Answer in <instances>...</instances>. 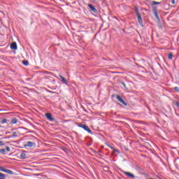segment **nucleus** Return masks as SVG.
Returning <instances> with one entry per match:
<instances>
[{"label": "nucleus", "instance_id": "1", "mask_svg": "<svg viewBox=\"0 0 179 179\" xmlns=\"http://www.w3.org/2000/svg\"><path fill=\"white\" fill-rule=\"evenodd\" d=\"M136 15L137 16V19L140 26L143 27V20H142V17L141 16V13H139V10H138V8H136Z\"/></svg>", "mask_w": 179, "mask_h": 179}, {"label": "nucleus", "instance_id": "2", "mask_svg": "<svg viewBox=\"0 0 179 179\" xmlns=\"http://www.w3.org/2000/svg\"><path fill=\"white\" fill-rule=\"evenodd\" d=\"M78 127H80V128H83V129L87 131V132H89V134H92V130H90L89 127H87L86 124H81L78 125Z\"/></svg>", "mask_w": 179, "mask_h": 179}, {"label": "nucleus", "instance_id": "3", "mask_svg": "<svg viewBox=\"0 0 179 179\" xmlns=\"http://www.w3.org/2000/svg\"><path fill=\"white\" fill-rule=\"evenodd\" d=\"M88 8H90V10L93 13H97V9H96V7L92 4H88Z\"/></svg>", "mask_w": 179, "mask_h": 179}, {"label": "nucleus", "instance_id": "4", "mask_svg": "<svg viewBox=\"0 0 179 179\" xmlns=\"http://www.w3.org/2000/svg\"><path fill=\"white\" fill-rule=\"evenodd\" d=\"M24 146L26 148H33V146H36V143L31 141H27Z\"/></svg>", "mask_w": 179, "mask_h": 179}, {"label": "nucleus", "instance_id": "5", "mask_svg": "<svg viewBox=\"0 0 179 179\" xmlns=\"http://www.w3.org/2000/svg\"><path fill=\"white\" fill-rule=\"evenodd\" d=\"M116 99L118 100V101H120V103H122V104H124V106H127V103H125V101H124V99H122L120 95H117Z\"/></svg>", "mask_w": 179, "mask_h": 179}, {"label": "nucleus", "instance_id": "6", "mask_svg": "<svg viewBox=\"0 0 179 179\" xmlns=\"http://www.w3.org/2000/svg\"><path fill=\"white\" fill-rule=\"evenodd\" d=\"M45 116L49 121H54V117H52V115L50 113H45Z\"/></svg>", "mask_w": 179, "mask_h": 179}, {"label": "nucleus", "instance_id": "7", "mask_svg": "<svg viewBox=\"0 0 179 179\" xmlns=\"http://www.w3.org/2000/svg\"><path fill=\"white\" fill-rule=\"evenodd\" d=\"M123 173L124 174H125V176H127V177H129V178H135V175L129 172L124 171Z\"/></svg>", "mask_w": 179, "mask_h": 179}, {"label": "nucleus", "instance_id": "8", "mask_svg": "<svg viewBox=\"0 0 179 179\" xmlns=\"http://www.w3.org/2000/svg\"><path fill=\"white\" fill-rule=\"evenodd\" d=\"M59 76L62 83H64V85H68V82L66 81V79L64 78V76H62V75H59Z\"/></svg>", "mask_w": 179, "mask_h": 179}, {"label": "nucleus", "instance_id": "9", "mask_svg": "<svg viewBox=\"0 0 179 179\" xmlns=\"http://www.w3.org/2000/svg\"><path fill=\"white\" fill-rule=\"evenodd\" d=\"M10 48L11 50H17V45L16 44V42H13L10 44Z\"/></svg>", "mask_w": 179, "mask_h": 179}, {"label": "nucleus", "instance_id": "10", "mask_svg": "<svg viewBox=\"0 0 179 179\" xmlns=\"http://www.w3.org/2000/svg\"><path fill=\"white\" fill-rule=\"evenodd\" d=\"M11 124H17V118L16 117H13L11 119Z\"/></svg>", "mask_w": 179, "mask_h": 179}, {"label": "nucleus", "instance_id": "11", "mask_svg": "<svg viewBox=\"0 0 179 179\" xmlns=\"http://www.w3.org/2000/svg\"><path fill=\"white\" fill-rule=\"evenodd\" d=\"M20 159H26V153L22 152L20 155Z\"/></svg>", "mask_w": 179, "mask_h": 179}, {"label": "nucleus", "instance_id": "12", "mask_svg": "<svg viewBox=\"0 0 179 179\" xmlns=\"http://www.w3.org/2000/svg\"><path fill=\"white\" fill-rule=\"evenodd\" d=\"M151 5L152 6L155 5H160V2L153 1H152Z\"/></svg>", "mask_w": 179, "mask_h": 179}, {"label": "nucleus", "instance_id": "13", "mask_svg": "<svg viewBox=\"0 0 179 179\" xmlns=\"http://www.w3.org/2000/svg\"><path fill=\"white\" fill-rule=\"evenodd\" d=\"M6 178V176L2 173H0V179H5Z\"/></svg>", "mask_w": 179, "mask_h": 179}, {"label": "nucleus", "instance_id": "14", "mask_svg": "<svg viewBox=\"0 0 179 179\" xmlns=\"http://www.w3.org/2000/svg\"><path fill=\"white\" fill-rule=\"evenodd\" d=\"M4 173H7L8 174H12V171L9 169H5Z\"/></svg>", "mask_w": 179, "mask_h": 179}, {"label": "nucleus", "instance_id": "15", "mask_svg": "<svg viewBox=\"0 0 179 179\" xmlns=\"http://www.w3.org/2000/svg\"><path fill=\"white\" fill-rule=\"evenodd\" d=\"M22 64H23L24 65H25L26 66H27V65H29V62H28L27 60H24V61L22 62Z\"/></svg>", "mask_w": 179, "mask_h": 179}, {"label": "nucleus", "instance_id": "16", "mask_svg": "<svg viewBox=\"0 0 179 179\" xmlns=\"http://www.w3.org/2000/svg\"><path fill=\"white\" fill-rule=\"evenodd\" d=\"M169 59H173V53H169L168 55Z\"/></svg>", "mask_w": 179, "mask_h": 179}, {"label": "nucleus", "instance_id": "17", "mask_svg": "<svg viewBox=\"0 0 179 179\" xmlns=\"http://www.w3.org/2000/svg\"><path fill=\"white\" fill-rule=\"evenodd\" d=\"M0 153H1V155H5V153H6L5 149H0Z\"/></svg>", "mask_w": 179, "mask_h": 179}, {"label": "nucleus", "instance_id": "18", "mask_svg": "<svg viewBox=\"0 0 179 179\" xmlns=\"http://www.w3.org/2000/svg\"><path fill=\"white\" fill-rule=\"evenodd\" d=\"M1 122V124H6L8 122V120L3 119Z\"/></svg>", "mask_w": 179, "mask_h": 179}, {"label": "nucleus", "instance_id": "19", "mask_svg": "<svg viewBox=\"0 0 179 179\" xmlns=\"http://www.w3.org/2000/svg\"><path fill=\"white\" fill-rule=\"evenodd\" d=\"M16 136H17V134L16 132H13V135L11 136V138H16Z\"/></svg>", "mask_w": 179, "mask_h": 179}, {"label": "nucleus", "instance_id": "20", "mask_svg": "<svg viewBox=\"0 0 179 179\" xmlns=\"http://www.w3.org/2000/svg\"><path fill=\"white\" fill-rule=\"evenodd\" d=\"M153 13L157 12V8L156 6L152 7Z\"/></svg>", "mask_w": 179, "mask_h": 179}, {"label": "nucleus", "instance_id": "21", "mask_svg": "<svg viewBox=\"0 0 179 179\" xmlns=\"http://www.w3.org/2000/svg\"><path fill=\"white\" fill-rule=\"evenodd\" d=\"M154 15L156 19H159V15L157 14V12L154 13Z\"/></svg>", "mask_w": 179, "mask_h": 179}, {"label": "nucleus", "instance_id": "22", "mask_svg": "<svg viewBox=\"0 0 179 179\" xmlns=\"http://www.w3.org/2000/svg\"><path fill=\"white\" fill-rule=\"evenodd\" d=\"M5 169L2 166H0V171H3V173H5Z\"/></svg>", "mask_w": 179, "mask_h": 179}, {"label": "nucleus", "instance_id": "23", "mask_svg": "<svg viewBox=\"0 0 179 179\" xmlns=\"http://www.w3.org/2000/svg\"><path fill=\"white\" fill-rule=\"evenodd\" d=\"M175 92H179V87H175L174 88Z\"/></svg>", "mask_w": 179, "mask_h": 179}, {"label": "nucleus", "instance_id": "24", "mask_svg": "<svg viewBox=\"0 0 179 179\" xmlns=\"http://www.w3.org/2000/svg\"><path fill=\"white\" fill-rule=\"evenodd\" d=\"M171 3H172V5H175L176 4V0H171Z\"/></svg>", "mask_w": 179, "mask_h": 179}, {"label": "nucleus", "instance_id": "25", "mask_svg": "<svg viewBox=\"0 0 179 179\" xmlns=\"http://www.w3.org/2000/svg\"><path fill=\"white\" fill-rule=\"evenodd\" d=\"M110 148H111L112 150H113L114 152H118V150H115V148H114L113 146H111Z\"/></svg>", "mask_w": 179, "mask_h": 179}, {"label": "nucleus", "instance_id": "26", "mask_svg": "<svg viewBox=\"0 0 179 179\" xmlns=\"http://www.w3.org/2000/svg\"><path fill=\"white\" fill-rule=\"evenodd\" d=\"M6 150L7 152H10V148L9 147H6Z\"/></svg>", "mask_w": 179, "mask_h": 179}, {"label": "nucleus", "instance_id": "27", "mask_svg": "<svg viewBox=\"0 0 179 179\" xmlns=\"http://www.w3.org/2000/svg\"><path fill=\"white\" fill-rule=\"evenodd\" d=\"M3 145H5V143H3L2 141H0V146H3Z\"/></svg>", "mask_w": 179, "mask_h": 179}, {"label": "nucleus", "instance_id": "28", "mask_svg": "<svg viewBox=\"0 0 179 179\" xmlns=\"http://www.w3.org/2000/svg\"><path fill=\"white\" fill-rule=\"evenodd\" d=\"M121 84L124 86V87H126L125 83H121Z\"/></svg>", "mask_w": 179, "mask_h": 179}, {"label": "nucleus", "instance_id": "29", "mask_svg": "<svg viewBox=\"0 0 179 179\" xmlns=\"http://www.w3.org/2000/svg\"><path fill=\"white\" fill-rule=\"evenodd\" d=\"M8 134H10V132H6V134L8 135Z\"/></svg>", "mask_w": 179, "mask_h": 179}, {"label": "nucleus", "instance_id": "30", "mask_svg": "<svg viewBox=\"0 0 179 179\" xmlns=\"http://www.w3.org/2000/svg\"><path fill=\"white\" fill-rule=\"evenodd\" d=\"M0 128H2V126H0Z\"/></svg>", "mask_w": 179, "mask_h": 179}, {"label": "nucleus", "instance_id": "31", "mask_svg": "<svg viewBox=\"0 0 179 179\" xmlns=\"http://www.w3.org/2000/svg\"><path fill=\"white\" fill-rule=\"evenodd\" d=\"M93 1H96V0H93Z\"/></svg>", "mask_w": 179, "mask_h": 179}]
</instances>
